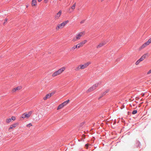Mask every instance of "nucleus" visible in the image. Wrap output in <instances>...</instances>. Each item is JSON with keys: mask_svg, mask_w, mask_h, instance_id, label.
<instances>
[{"mask_svg": "<svg viewBox=\"0 0 151 151\" xmlns=\"http://www.w3.org/2000/svg\"><path fill=\"white\" fill-rule=\"evenodd\" d=\"M78 48V45H74L73 47H72L71 48V49L70 50L71 51V50H75L76 48Z\"/></svg>", "mask_w": 151, "mask_h": 151, "instance_id": "4468645a", "label": "nucleus"}, {"mask_svg": "<svg viewBox=\"0 0 151 151\" xmlns=\"http://www.w3.org/2000/svg\"><path fill=\"white\" fill-rule=\"evenodd\" d=\"M60 28H61V26H60V24H58L56 28L57 29H59Z\"/></svg>", "mask_w": 151, "mask_h": 151, "instance_id": "cd10ccee", "label": "nucleus"}, {"mask_svg": "<svg viewBox=\"0 0 151 151\" xmlns=\"http://www.w3.org/2000/svg\"><path fill=\"white\" fill-rule=\"evenodd\" d=\"M42 1V0H38V1L39 2H41Z\"/></svg>", "mask_w": 151, "mask_h": 151, "instance_id": "79ce46f5", "label": "nucleus"}, {"mask_svg": "<svg viewBox=\"0 0 151 151\" xmlns=\"http://www.w3.org/2000/svg\"><path fill=\"white\" fill-rule=\"evenodd\" d=\"M18 123H16L12 124V126L13 127H15L18 125Z\"/></svg>", "mask_w": 151, "mask_h": 151, "instance_id": "6ab92c4d", "label": "nucleus"}, {"mask_svg": "<svg viewBox=\"0 0 151 151\" xmlns=\"http://www.w3.org/2000/svg\"><path fill=\"white\" fill-rule=\"evenodd\" d=\"M77 39L76 38V37L74 38L72 40V41L73 42H75V41H76V40L77 39Z\"/></svg>", "mask_w": 151, "mask_h": 151, "instance_id": "473e14b6", "label": "nucleus"}, {"mask_svg": "<svg viewBox=\"0 0 151 151\" xmlns=\"http://www.w3.org/2000/svg\"><path fill=\"white\" fill-rule=\"evenodd\" d=\"M102 1H103L104 0H101Z\"/></svg>", "mask_w": 151, "mask_h": 151, "instance_id": "a18cd8bd", "label": "nucleus"}, {"mask_svg": "<svg viewBox=\"0 0 151 151\" xmlns=\"http://www.w3.org/2000/svg\"><path fill=\"white\" fill-rule=\"evenodd\" d=\"M87 42V40H85L80 42L77 45H78V48H79L83 46L84 44L86 43Z\"/></svg>", "mask_w": 151, "mask_h": 151, "instance_id": "20e7f679", "label": "nucleus"}, {"mask_svg": "<svg viewBox=\"0 0 151 151\" xmlns=\"http://www.w3.org/2000/svg\"><path fill=\"white\" fill-rule=\"evenodd\" d=\"M19 87H17L15 88H14L13 90H12V92H15L16 91H17V90H18L19 89Z\"/></svg>", "mask_w": 151, "mask_h": 151, "instance_id": "2eb2a0df", "label": "nucleus"}, {"mask_svg": "<svg viewBox=\"0 0 151 151\" xmlns=\"http://www.w3.org/2000/svg\"><path fill=\"white\" fill-rule=\"evenodd\" d=\"M144 60V59H143V58L142 57H141V58H139L138 60L139 61L141 62L143 60Z\"/></svg>", "mask_w": 151, "mask_h": 151, "instance_id": "c85d7f7f", "label": "nucleus"}, {"mask_svg": "<svg viewBox=\"0 0 151 151\" xmlns=\"http://www.w3.org/2000/svg\"><path fill=\"white\" fill-rule=\"evenodd\" d=\"M15 117L14 116H12L11 117V120H12L14 121L15 119Z\"/></svg>", "mask_w": 151, "mask_h": 151, "instance_id": "2f4dec72", "label": "nucleus"}, {"mask_svg": "<svg viewBox=\"0 0 151 151\" xmlns=\"http://www.w3.org/2000/svg\"><path fill=\"white\" fill-rule=\"evenodd\" d=\"M81 36V35L80 34H78V35H77L76 37L77 39H79L80 38V37Z\"/></svg>", "mask_w": 151, "mask_h": 151, "instance_id": "a211bd4d", "label": "nucleus"}, {"mask_svg": "<svg viewBox=\"0 0 151 151\" xmlns=\"http://www.w3.org/2000/svg\"><path fill=\"white\" fill-rule=\"evenodd\" d=\"M51 96L50 95V93H48L47 94L45 97L43 98V99L44 100H45L47 99L50 98Z\"/></svg>", "mask_w": 151, "mask_h": 151, "instance_id": "6e6552de", "label": "nucleus"}, {"mask_svg": "<svg viewBox=\"0 0 151 151\" xmlns=\"http://www.w3.org/2000/svg\"><path fill=\"white\" fill-rule=\"evenodd\" d=\"M105 44L104 42H102L99 44L96 47L97 48H99L104 46Z\"/></svg>", "mask_w": 151, "mask_h": 151, "instance_id": "423d86ee", "label": "nucleus"}, {"mask_svg": "<svg viewBox=\"0 0 151 151\" xmlns=\"http://www.w3.org/2000/svg\"><path fill=\"white\" fill-rule=\"evenodd\" d=\"M69 21L68 20L66 21L63 22L62 23L60 24L61 26V28L63 27L68 23Z\"/></svg>", "mask_w": 151, "mask_h": 151, "instance_id": "39448f33", "label": "nucleus"}, {"mask_svg": "<svg viewBox=\"0 0 151 151\" xmlns=\"http://www.w3.org/2000/svg\"><path fill=\"white\" fill-rule=\"evenodd\" d=\"M27 7H28V6H27Z\"/></svg>", "mask_w": 151, "mask_h": 151, "instance_id": "c03bdc74", "label": "nucleus"}, {"mask_svg": "<svg viewBox=\"0 0 151 151\" xmlns=\"http://www.w3.org/2000/svg\"><path fill=\"white\" fill-rule=\"evenodd\" d=\"M13 127L11 126H10V127L9 128V130H10V129H12L13 128Z\"/></svg>", "mask_w": 151, "mask_h": 151, "instance_id": "4c0bfd02", "label": "nucleus"}, {"mask_svg": "<svg viewBox=\"0 0 151 151\" xmlns=\"http://www.w3.org/2000/svg\"><path fill=\"white\" fill-rule=\"evenodd\" d=\"M91 64V62H89L86 63L83 65H80L76 69V70L80 69H83L87 67L89 65Z\"/></svg>", "mask_w": 151, "mask_h": 151, "instance_id": "f257e3e1", "label": "nucleus"}, {"mask_svg": "<svg viewBox=\"0 0 151 151\" xmlns=\"http://www.w3.org/2000/svg\"><path fill=\"white\" fill-rule=\"evenodd\" d=\"M140 62L139 61V60H138L136 62L135 64L136 65H138Z\"/></svg>", "mask_w": 151, "mask_h": 151, "instance_id": "7c9ffc66", "label": "nucleus"}, {"mask_svg": "<svg viewBox=\"0 0 151 151\" xmlns=\"http://www.w3.org/2000/svg\"><path fill=\"white\" fill-rule=\"evenodd\" d=\"M151 73V69L147 73V74H149Z\"/></svg>", "mask_w": 151, "mask_h": 151, "instance_id": "c9c22d12", "label": "nucleus"}, {"mask_svg": "<svg viewBox=\"0 0 151 151\" xmlns=\"http://www.w3.org/2000/svg\"><path fill=\"white\" fill-rule=\"evenodd\" d=\"M85 146L86 147H88V144H86L85 145Z\"/></svg>", "mask_w": 151, "mask_h": 151, "instance_id": "a19ab883", "label": "nucleus"}, {"mask_svg": "<svg viewBox=\"0 0 151 151\" xmlns=\"http://www.w3.org/2000/svg\"><path fill=\"white\" fill-rule=\"evenodd\" d=\"M69 100L68 99L67 101H64V102L63 103V104L65 106L68 103V102H69Z\"/></svg>", "mask_w": 151, "mask_h": 151, "instance_id": "dca6fc26", "label": "nucleus"}, {"mask_svg": "<svg viewBox=\"0 0 151 151\" xmlns=\"http://www.w3.org/2000/svg\"><path fill=\"white\" fill-rule=\"evenodd\" d=\"M101 82H99L98 83H96L93 86L91 87L90 88H89L88 90L87 91L88 92H91V91L94 90H95L96 88L98 86L101 84Z\"/></svg>", "mask_w": 151, "mask_h": 151, "instance_id": "7ed1b4c3", "label": "nucleus"}, {"mask_svg": "<svg viewBox=\"0 0 151 151\" xmlns=\"http://www.w3.org/2000/svg\"><path fill=\"white\" fill-rule=\"evenodd\" d=\"M12 121V120L11 118L8 119L6 120V122L7 123H9L11 122Z\"/></svg>", "mask_w": 151, "mask_h": 151, "instance_id": "412c9836", "label": "nucleus"}, {"mask_svg": "<svg viewBox=\"0 0 151 151\" xmlns=\"http://www.w3.org/2000/svg\"><path fill=\"white\" fill-rule=\"evenodd\" d=\"M56 93V91H54L51 92L50 93V95L51 96L54 94L55 93Z\"/></svg>", "mask_w": 151, "mask_h": 151, "instance_id": "bb28decb", "label": "nucleus"}, {"mask_svg": "<svg viewBox=\"0 0 151 151\" xmlns=\"http://www.w3.org/2000/svg\"><path fill=\"white\" fill-rule=\"evenodd\" d=\"M7 19H5V20L6 21H7Z\"/></svg>", "mask_w": 151, "mask_h": 151, "instance_id": "37998d69", "label": "nucleus"}, {"mask_svg": "<svg viewBox=\"0 0 151 151\" xmlns=\"http://www.w3.org/2000/svg\"><path fill=\"white\" fill-rule=\"evenodd\" d=\"M147 55V54L146 53L142 57L144 59L146 58V55Z\"/></svg>", "mask_w": 151, "mask_h": 151, "instance_id": "b1692460", "label": "nucleus"}, {"mask_svg": "<svg viewBox=\"0 0 151 151\" xmlns=\"http://www.w3.org/2000/svg\"><path fill=\"white\" fill-rule=\"evenodd\" d=\"M22 117L23 118H27L29 117V116H28V114H27L24 113L22 115Z\"/></svg>", "mask_w": 151, "mask_h": 151, "instance_id": "1a4fd4ad", "label": "nucleus"}, {"mask_svg": "<svg viewBox=\"0 0 151 151\" xmlns=\"http://www.w3.org/2000/svg\"><path fill=\"white\" fill-rule=\"evenodd\" d=\"M37 4V1L36 0H32V6H35Z\"/></svg>", "mask_w": 151, "mask_h": 151, "instance_id": "9d476101", "label": "nucleus"}, {"mask_svg": "<svg viewBox=\"0 0 151 151\" xmlns=\"http://www.w3.org/2000/svg\"><path fill=\"white\" fill-rule=\"evenodd\" d=\"M125 107V106L124 105H122V106L120 108L121 109H122L124 108Z\"/></svg>", "mask_w": 151, "mask_h": 151, "instance_id": "72a5a7b5", "label": "nucleus"}, {"mask_svg": "<svg viewBox=\"0 0 151 151\" xmlns=\"http://www.w3.org/2000/svg\"><path fill=\"white\" fill-rule=\"evenodd\" d=\"M148 42L150 44L151 43V38H150L148 40Z\"/></svg>", "mask_w": 151, "mask_h": 151, "instance_id": "f704fd0d", "label": "nucleus"}, {"mask_svg": "<svg viewBox=\"0 0 151 151\" xmlns=\"http://www.w3.org/2000/svg\"><path fill=\"white\" fill-rule=\"evenodd\" d=\"M64 106V105L62 103L61 104L59 105V106H58V108H57V109L58 110L59 109H61Z\"/></svg>", "mask_w": 151, "mask_h": 151, "instance_id": "9b49d317", "label": "nucleus"}, {"mask_svg": "<svg viewBox=\"0 0 151 151\" xmlns=\"http://www.w3.org/2000/svg\"><path fill=\"white\" fill-rule=\"evenodd\" d=\"M32 111H29L28 114H28V116H29V117L32 114Z\"/></svg>", "mask_w": 151, "mask_h": 151, "instance_id": "393cba45", "label": "nucleus"}, {"mask_svg": "<svg viewBox=\"0 0 151 151\" xmlns=\"http://www.w3.org/2000/svg\"><path fill=\"white\" fill-rule=\"evenodd\" d=\"M109 90L108 89H107L106 90V91H104V92L102 94H101V95H102V96H104V95H106V94L108 93L109 92Z\"/></svg>", "mask_w": 151, "mask_h": 151, "instance_id": "f8f14e48", "label": "nucleus"}, {"mask_svg": "<svg viewBox=\"0 0 151 151\" xmlns=\"http://www.w3.org/2000/svg\"><path fill=\"white\" fill-rule=\"evenodd\" d=\"M84 22H85V20H83L80 23L81 24H83V23H84Z\"/></svg>", "mask_w": 151, "mask_h": 151, "instance_id": "e433bc0d", "label": "nucleus"}, {"mask_svg": "<svg viewBox=\"0 0 151 151\" xmlns=\"http://www.w3.org/2000/svg\"><path fill=\"white\" fill-rule=\"evenodd\" d=\"M145 45L144 44L142 46H141L139 48V50H141L142 49L145 47L146 46H145Z\"/></svg>", "mask_w": 151, "mask_h": 151, "instance_id": "f3484780", "label": "nucleus"}, {"mask_svg": "<svg viewBox=\"0 0 151 151\" xmlns=\"http://www.w3.org/2000/svg\"><path fill=\"white\" fill-rule=\"evenodd\" d=\"M137 110H133L132 112V114H135L137 113Z\"/></svg>", "mask_w": 151, "mask_h": 151, "instance_id": "4be33fe9", "label": "nucleus"}, {"mask_svg": "<svg viewBox=\"0 0 151 151\" xmlns=\"http://www.w3.org/2000/svg\"><path fill=\"white\" fill-rule=\"evenodd\" d=\"M85 122H82L80 123L79 127L80 128H82L84 126Z\"/></svg>", "mask_w": 151, "mask_h": 151, "instance_id": "ddd939ff", "label": "nucleus"}, {"mask_svg": "<svg viewBox=\"0 0 151 151\" xmlns=\"http://www.w3.org/2000/svg\"><path fill=\"white\" fill-rule=\"evenodd\" d=\"M76 3H75L71 6V8L72 9H75V6H76Z\"/></svg>", "mask_w": 151, "mask_h": 151, "instance_id": "5701e85b", "label": "nucleus"}, {"mask_svg": "<svg viewBox=\"0 0 151 151\" xmlns=\"http://www.w3.org/2000/svg\"><path fill=\"white\" fill-rule=\"evenodd\" d=\"M144 44L145 45V46H147V45H149L150 44L149 42H148V41L146 42L145 43H144Z\"/></svg>", "mask_w": 151, "mask_h": 151, "instance_id": "a878e982", "label": "nucleus"}, {"mask_svg": "<svg viewBox=\"0 0 151 151\" xmlns=\"http://www.w3.org/2000/svg\"><path fill=\"white\" fill-rule=\"evenodd\" d=\"M48 0H44V2L45 3H47V1Z\"/></svg>", "mask_w": 151, "mask_h": 151, "instance_id": "ea45409f", "label": "nucleus"}, {"mask_svg": "<svg viewBox=\"0 0 151 151\" xmlns=\"http://www.w3.org/2000/svg\"><path fill=\"white\" fill-rule=\"evenodd\" d=\"M136 145L137 147H140L141 144L139 141L137 140L136 141Z\"/></svg>", "mask_w": 151, "mask_h": 151, "instance_id": "0eeeda50", "label": "nucleus"}, {"mask_svg": "<svg viewBox=\"0 0 151 151\" xmlns=\"http://www.w3.org/2000/svg\"><path fill=\"white\" fill-rule=\"evenodd\" d=\"M61 14V11L60 10L59 11V12L57 14V15L58 16H58V17H60V15Z\"/></svg>", "mask_w": 151, "mask_h": 151, "instance_id": "aec40b11", "label": "nucleus"}, {"mask_svg": "<svg viewBox=\"0 0 151 151\" xmlns=\"http://www.w3.org/2000/svg\"><path fill=\"white\" fill-rule=\"evenodd\" d=\"M103 96H102V95H101V96H100L99 98V99H101Z\"/></svg>", "mask_w": 151, "mask_h": 151, "instance_id": "58836bf2", "label": "nucleus"}, {"mask_svg": "<svg viewBox=\"0 0 151 151\" xmlns=\"http://www.w3.org/2000/svg\"><path fill=\"white\" fill-rule=\"evenodd\" d=\"M65 68L64 67L62 68L57 71L53 73L52 74V76L53 77H55L57 75L60 74L65 70Z\"/></svg>", "mask_w": 151, "mask_h": 151, "instance_id": "f03ea898", "label": "nucleus"}, {"mask_svg": "<svg viewBox=\"0 0 151 151\" xmlns=\"http://www.w3.org/2000/svg\"><path fill=\"white\" fill-rule=\"evenodd\" d=\"M32 126V124L31 123H29V124H27V127H30L31 126Z\"/></svg>", "mask_w": 151, "mask_h": 151, "instance_id": "c756f323", "label": "nucleus"}]
</instances>
